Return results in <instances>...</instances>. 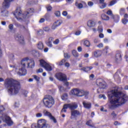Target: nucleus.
Masks as SVG:
<instances>
[{
  "label": "nucleus",
  "instance_id": "nucleus-1",
  "mask_svg": "<svg viewBox=\"0 0 128 128\" xmlns=\"http://www.w3.org/2000/svg\"><path fill=\"white\" fill-rule=\"evenodd\" d=\"M108 98L110 100V102L114 107H119L128 101V96L118 90L114 89L108 93Z\"/></svg>",
  "mask_w": 128,
  "mask_h": 128
},
{
  "label": "nucleus",
  "instance_id": "nucleus-2",
  "mask_svg": "<svg viewBox=\"0 0 128 128\" xmlns=\"http://www.w3.org/2000/svg\"><path fill=\"white\" fill-rule=\"evenodd\" d=\"M4 87L8 90V92L10 96L18 94L21 88L20 82L12 78L6 79L4 81Z\"/></svg>",
  "mask_w": 128,
  "mask_h": 128
},
{
  "label": "nucleus",
  "instance_id": "nucleus-3",
  "mask_svg": "<svg viewBox=\"0 0 128 128\" xmlns=\"http://www.w3.org/2000/svg\"><path fill=\"white\" fill-rule=\"evenodd\" d=\"M27 64L28 68H33L35 66L34 61L33 60H29L28 58H23L21 62V68L18 74L20 76H25L27 74V70L25 69Z\"/></svg>",
  "mask_w": 128,
  "mask_h": 128
},
{
  "label": "nucleus",
  "instance_id": "nucleus-4",
  "mask_svg": "<svg viewBox=\"0 0 128 128\" xmlns=\"http://www.w3.org/2000/svg\"><path fill=\"white\" fill-rule=\"evenodd\" d=\"M71 93L72 94H74L79 97H82L83 96H85L84 98L87 99L88 98L89 92L88 91H84L83 90H78V88L74 89L72 90Z\"/></svg>",
  "mask_w": 128,
  "mask_h": 128
},
{
  "label": "nucleus",
  "instance_id": "nucleus-5",
  "mask_svg": "<svg viewBox=\"0 0 128 128\" xmlns=\"http://www.w3.org/2000/svg\"><path fill=\"white\" fill-rule=\"evenodd\" d=\"M43 104L45 107L50 108L55 104L54 100L50 96L44 98L42 100Z\"/></svg>",
  "mask_w": 128,
  "mask_h": 128
},
{
  "label": "nucleus",
  "instance_id": "nucleus-6",
  "mask_svg": "<svg viewBox=\"0 0 128 128\" xmlns=\"http://www.w3.org/2000/svg\"><path fill=\"white\" fill-rule=\"evenodd\" d=\"M32 128H50V125L46 124V122L44 119L38 120V124H33Z\"/></svg>",
  "mask_w": 128,
  "mask_h": 128
},
{
  "label": "nucleus",
  "instance_id": "nucleus-7",
  "mask_svg": "<svg viewBox=\"0 0 128 128\" xmlns=\"http://www.w3.org/2000/svg\"><path fill=\"white\" fill-rule=\"evenodd\" d=\"M96 84L98 86L99 88L97 90V92L98 94L100 92V89H106L107 88L108 86L106 82L102 80V79H98L96 80Z\"/></svg>",
  "mask_w": 128,
  "mask_h": 128
},
{
  "label": "nucleus",
  "instance_id": "nucleus-8",
  "mask_svg": "<svg viewBox=\"0 0 128 128\" xmlns=\"http://www.w3.org/2000/svg\"><path fill=\"white\" fill-rule=\"evenodd\" d=\"M40 65L48 72L52 70V66L43 60H40Z\"/></svg>",
  "mask_w": 128,
  "mask_h": 128
},
{
  "label": "nucleus",
  "instance_id": "nucleus-9",
  "mask_svg": "<svg viewBox=\"0 0 128 128\" xmlns=\"http://www.w3.org/2000/svg\"><path fill=\"white\" fill-rule=\"evenodd\" d=\"M14 14L16 16V20H22V18L21 17L22 16V10H20V7L17 8Z\"/></svg>",
  "mask_w": 128,
  "mask_h": 128
},
{
  "label": "nucleus",
  "instance_id": "nucleus-10",
  "mask_svg": "<svg viewBox=\"0 0 128 128\" xmlns=\"http://www.w3.org/2000/svg\"><path fill=\"white\" fill-rule=\"evenodd\" d=\"M55 76L56 77V78H58V80L60 81L64 82V81L67 80L66 76L63 73H62V72L57 73L55 75Z\"/></svg>",
  "mask_w": 128,
  "mask_h": 128
},
{
  "label": "nucleus",
  "instance_id": "nucleus-11",
  "mask_svg": "<svg viewBox=\"0 0 128 128\" xmlns=\"http://www.w3.org/2000/svg\"><path fill=\"white\" fill-rule=\"evenodd\" d=\"M43 114L44 116H48L49 118H50V120H52L54 124H56L57 122V120L54 116H52V114L48 111H47L46 110H44L43 111Z\"/></svg>",
  "mask_w": 128,
  "mask_h": 128
},
{
  "label": "nucleus",
  "instance_id": "nucleus-12",
  "mask_svg": "<svg viewBox=\"0 0 128 128\" xmlns=\"http://www.w3.org/2000/svg\"><path fill=\"white\" fill-rule=\"evenodd\" d=\"M15 40L18 41L21 44H24V36L20 34H16L14 36Z\"/></svg>",
  "mask_w": 128,
  "mask_h": 128
},
{
  "label": "nucleus",
  "instance_id": "nucleus-13",
  "mask_svg": "<svg viewBox=\"0 0 128 128\" xmlns=\"http://www.w3.org/2000/svg\"><path fill=\"white\" fill-rule=\"evenodd\" d=\"M34 12V8H30L29 12H26L24 14V16H22L23 18H29L32 15V14Z\"/></svg>",
  "mask_w": 128,
  "mask_h": 128
},
{
  "label": "nucleus",
  "instance_id": "nucleus-14",
  "mask_svg": "<svg viewBox=\"0 0 128 128\" xmlns=\"http://www.w3.org/2000/svg\"><path fill=\"white\" fill-rule=\"evenodd\" d=\"M80 115V111L78 110H73L71 111V116L73 118H76Z\"/></svg>",
  "mask_w": 128,
  "mask_h": 128
},
{
  "label": "nucleus",
  "instance_id": "nucleus-15",
  "mask_svg": "<svg viewBox=\"0 0 128 128\" xmlns=\"http://www.w3.org/2000/svg\"><path fill=\"white\" fill-rule=\"evenodd\" d=\"M82 105L85 108L90 109L92 108V104L88 102L82 101Z\"/></svg>",
  "mask_w": 128,
  "mask_h": 128
},
{
  "label": "nucleus",
  "instance_id": "nucleus-16",
  "mask_svg": "<svg viewBox=\"0 0 128 128\" xmlns=\"http://www.w3.org/2000/svg\"><path fill=\"white\" fill-rule=\"evenodd\" d=\"M14 0H4L3 2V7L4 8H8L10 7V4Z\"/></svg>",
  "mask_w": 128,
  "mask_h": 128
},
{
  "label": "nucleus",
  "instance_id": "nucleus-17",
  "mask_svg": "<svg viewBox=\"0 0 128 128\" xmlns=\"http://www.w3.org/2000/svg\"><path fill=\"white\" fill-rule=\"evenodd\" d=\"M66 104L67 105L68 108L70 109L72 111L78 108V105L75 104Z\"/></svg>",
  "mask_w": 128,
  "mask_h": 128
},
{
  "label": "nucleus",
  "instance_id": "nucleus-18",
  "mask_svg": "<svg viewBox=\"0 0 128 128\" xmlns=\"http://www.w3.org/2000/svg\"><path fill=\"white\" fill-rule=\"evenodd\" d=\"M4 120L6 124H8L9 126L12 124V121L11 120L10 118L8 116H6Z\"/></svg>",
  "mask_w": 128,
  "mask_h": 128
},
{
  "label": "nucleus",
  "instance_id": "nucleus-19",
  "mask_svg": "<svg viewBox=\"0 0 128 128\" xmlns=\"http://www.w3.org/2000/svg\"><path fill=\"white\" fill-rule=\"evenodd\" d=\"M61 24L62 23L60 21L54 22L52 27V30H56V28L60 26Z\"/></svg>",
  "mask_w": 128,
  "mask_h": 128
},
{
  "label": "nucleus",
  "instance_id": "nucleus-20",
  "mask_svg": "<svg viewBox=\"0 0 128 128\" xmlns=\"http://www.w3.org/2000/svg\"><path fill=\"white\" fill-rule=\"evenodd\" d=\"M106 14H108V16H110L112 20H114V21L116 20V18H118L117 16H115L113 14L112 12L110 10L107 11Z\"/></svg>",
  "mask_w": 128,
  "mask_h": 128
},
{
  "label": "nucleus",
  "instance_id": "nucleus-21",
  "mask_svg": "<svg viewBox=\"0 0 128 128\" xmlns=\"http://www.w3.org/2000/svg\"><path fill=\"white\" fill-rule=\"evenodd\" d=\"M92 68H93V67L92 66H90L83 67L80 69V70H82V72H88Z\"/></svg>",
  "mask_w": 128,
  "mask_h": 128
},
{
  "label": "nucleus",
  "instance_id": "nucleus-22",
  "mask_svg": "<svg viewBox=\"0 0 128 128\" xmlns=\"http://www.w3.org/2000/svg\"><path fill=\"white\" fill-rule=\"evenodd\" d=\"M102 55V51L100 50H96L94 52V56L95 58H98L100 56Z\"/></svg>",
  "mask_w": 128,
  "mask_h": 128
},
{
  "label": "nucleus",
  "instance_id": "nucleus-23",
  "mask_svg": "<svg viewBox=\"0 0 128 128\" xmlns=\"http://www.w3.org/2000/svg\"><path fill=\"white\" fill-rule=\"evenodd\" d=\"M95 24H96V23L93 20H90L88 22L87 25L90 28L94 27L95 26Z\"/></svg>",
  "mask_w": 128,
  "mask_h": 128
},
{
  "label": "nucleus",
  "instance_id": "nucleus-24",
  "mask_svg": "<svg viewBox=\"0 0 128 128\" xmlns=\"http://www.w3.org/2000/svg\"><path fill=\"white\" fill-rule=\"evenodd\" d=\"M122 60V56L120 52H118L116 54V62H118Z\"/></svg>",
  "mask_w": 128,
  "mask_h": 128
},
{
  "label": "nucleus",
  "instance_id": "nucleus-25",
  "mask_svg": "<svg viewBox=\"0 0 128 128\" xmlns=\"http://www.w3.org/2000/svg\"><path fill=\"white\" fill-rule=\"evenodd\" d=\"M38 48L39 50H43L44 48V44L42 42H38L37 44Z\"/></svg>",
  "mask_w": 128,
  "mask_h": 128
},
{
  "label": "nucleus",
  "instance_id": "nucleus-26",
  "mask_svg": "<svg viewBox=\"0 0 128 128\" xmlns=\"http://www.w3.org/2000/svg\"><path fill=\"white\" fill-rule=\"evenodd\" d=\"M102 19L104 20L108 21L110 20V16L105 14H102L101 16Z\"/></svg>",
  "mask_w": 128,
  "mask_h": 128
},
{
  "label": "nucleus",
  "instance_id": "nucleus-27",
  "mask_svg": "<svg viewBox=\"0 0 128 128\" xmlns=\"http://www.w3.org/2000/svg\"><path fill=\"white\" fill-rule=\"evenodd\" d=\"M108 48L109 47L108 46H105L104 48V56H106L107 54L108 53Z\"/></svg>",
  "mask_w": 128,
  "mask_h": 128
},
{
  "label": "nucleus",
  "instance_id": "nucleus-28",
  "mask_svg": "<svg viewBox=\"0 0 128 128\" xmlns=\"http://www.w3.org/2000/svg\"><path fill=\"white\" fill-rule=\"evenodd\" d=\"M68 108V107L67 106V105L64 104V106L63 108L62 109V110H61L60 111V113L62 114L64 112H66V109Z\"/></svg>",
  "mask_w": 128,
  "mask_h": 128
},
{
  "label": "nucleus",
  "instance_id": "nucleus-29",
  "mask_svg": "<svg viewBox=\"0 0 128 128\" xmlns=\"http://www.w3.org/2000/svg\"><path fill=\"white\" fill-rule=\"evenodd\" d=\"M19 28L20 30H22L24 32H26L28 30V28L26 26H24V25H22Z\"/></svg>",
  "mask_w": 128,
  "mask_h": 128
},
{
  "label": "nucleus",
  "instance_id": "nucleus-30",
  "mask_svg": "<svg viewBox=\"0 0 128 128\" xmlns=\"http://www.w3.org/2000/svg\"><path fill=\"white\" fill-rule=\"evenodd\" d=\"M8 12L7 10L1 11V15H2L4 16H8Z\"/></svg>",
  "mask_w": 128,
  "mask_h": 128
},
{
  "label": "nucleus",
  "instance_id": "nucleus-31",
  "mask_svg": "<svg viewBox=\"0 0 128 128\" xmlns=\"http://www.w3.org/2000/svg\"><path fill=\"white\" fill-rule=\"evenodd\" d=\"M72 54H73V56L75 57V58H78L79 56V54L78 52L77 51H76L74 50L73 51H72Z\"/></svg>",
  "mask_w": 128,
  "mask_h": 128
},
{
  "label": "nucleus",
  "instance_id": "nucleus-32",
  "mask_svg": "<svg viewBox=\"0 0 128 128\" xmlns=\"http://www.w3.org/2000/svg\"><path fill=\"white\" fill-rule=\"evenodd\" d=\"M84 44L86 46V47L89 48L90 46V41L86 40L84 42Z\"/></svg>",
  "mask_w": 128,
  "mask_h": 128
},
{
  "label": "nucleus",
  "instance_id": "nucleus-33",
  "mask_svg": "<svg viewBox=\"0 0 128 128\" xmlns=\"http://www.w3.org/2000/svg\"><path fill=\"white\" fill-rule=\"evenodd\" d=\"M68 95L66 93H65L64 94V95L62 96V100H66L68 99Z\"/></svg>",
  "mask_w": 128,
  "mask_h": 128
},
{
  "label": "nucleus",
  "instance_id": "nucleus-34",
  "mask_svg": "<svg viewBox=\"0 0 128 128\" xmlns=\"http://www.w3.org/2000/svg\"><path fill=\"white\" fill-rule=\"evenodd\" d=\"M106 7V2L100 4V8L101 9H104Z\"/></svg>",
  "mask_w": 128,
  "mask_h": 128
},
{
  "label": "nucleus",
  "instance_id": "nucleus-35",
  "mask_svg": "<svg viewBox=\"0 0 128 128\" xmlns=\"http://www.w3.org/2000/svg\"><path fill=\"white\" fill-rule=\"evenodd\" d=\"M44 30L46 32H50L51 30L48 26H45L44 28Z\"/></svg>",
  "mask_w": 128,
  "mask_h": 128
},
{
  "label": "nucleus",
  "instance_id": "nucleus-36",
  "mask_svg": "<svg viewBox=\"0 0 128 128\" xmlns=\"http://www.w3.org/2000/svg\"><path fill=\"white\" fill-rule=\"evenodd\" d=\"M122 22L124 24H126L128 22V20L126 18H124L122 19Z\"/></svg>",
  "mask_w": 128,
  "mask_h": 128
},
{
  "label": "nucleus",
  "instance_id": "nucleus-37",
  "mask_svg": "<svg viewBox=\"0 0 128 128\" xmlns=\"http://www.w3.org/2000/svg\"><path fill=\"white\" fill-rule=\"evenodd\" d=\"M98 30L99 33H102L103 31L102 26H98Z\"/></svg>",
  "mask_w": 128,
  "mask_h": 128
},
{
  "label": "nucleus",
  "instance_id": "nucleus-38",
  "mask_svg": "<svg viewBox=\"0 0 128 128\" xmlns=\"http://www.w3.org/2000/svg\"><path fill=\"white\" fill-rule=\"evenodd\" d=\"M54 14L57 17H60V11H56L54 12Z\"/></svg>",
  "mask_w": 128,
  "mask_h": 128
},
{
  "label": "nucleus",
  "instance_id": "nucleus-39",
  "mask_svg": "<svg viewBox=\"0 0 128 128\" xmlns=\"http://www.w3.org/2000/svg\"><path fill=\"white\" fill-rule=\"evenodd\" d=\"M66 62V60H64V59L62 60H61V61L60 62V63H59V66H62V65L64 64V62Z\"/></svg>",
  "mask_w": 128,
  "mask_h": 128
},
{
  "label": "nucleus",
  "instance_id": "nucleus-40",
  "mask_svg": "<svg viewBox=\"0 0 128 128\" xmlns=\"http://www.w3.org/2000/svg\"><path fill=\"white\" fill-rule=\"evenodd\" d=\"M86 124H87L88 126H89L90 127H92V120H88L86 122Z\"/></svg>",
  "mask_w": 128,
  "mask_h": 128
},
{
  "label": "nucleus",
  "instance_id": "nucleus-41",
  "mask_svg": "<svg viewBox=\"0 0 128 128\" xmlns=\"http://www.w3.org/2000/svg\"><path fill=\"white\" fill-rule=\"evenodd\" d=\"M46 8L48 12H50L52 10V7L50 6H46Z\"/></svg>",
  "mask_w": 128,
  "mask_h": 128
},
{
  "label": "nucleus",
  "instance_id": "nucleus-42",
  "mask_svg": "<svg viewBox=\"0 0 128 128\" xmlns=\"http://www.w3.org/2000/svg\"><path fill=\"white\" fill-rule=\"evenodd\" d=\"M76 6L79 8V9H82L83 8V5L82 4H79L77 5H76Z\"/></svg>",
  "mask_w": 128,
  "mask_h": 128
},
{
  "label": "nucleus",
  "instance_id": "nucleus-43",
  "mask_svg": "<svg viewBox=\"0 0 128 128\" xmlns=\"http://www.w3.org/2000/svg\"><path fill=\"white\" fill-rule=\"evenodd\" d=\"M46 44L50 48H52V46L51 41H48V42H46Z\"/></svg>",
  "mask_w": 128,
  "mask_h": 128
},
{
  "label": "nucleus",
  "instance_id": "nucleus-44",
  "mask_svg": "<svg viewBox=\"0 0 128 128\" xmlns=\"http://www.w3.org/2000/svg\"><path fill=\"white\" fill-rule=\"evenodd\" d=\"M104 44H102V42L98 44V45L97 46V47L98 48H104Z\"/></svg>",
  "mask_w": 128,
  "mask_h": 128
},
{
  "label": "nucleus",
  "instance_id": "nucleus-45",
  "mask_svg": "<svg viewBox=\"0 0 128 128\" xmlns=\"http://www.w3.org/2000/svg\"><path fill=\"white\" fill-rule=\"evenodd\" d=\"M44 33V31L42 30H40L39 31H38V34L39 35V36H42V34H43Z\"/></svg>",
  "mask_w": 128,
  "mask_h": 128
},
{
  "label": "nucleus",
  "instance_id": "nucleus-46",
  "mask_svg": "<svg viewBox=\"0 0 128 128\" xmlns=\"http://www.w3.org/2000/svg\"><path fill=\"white\" fill-rule=\"evenodd\" d=\"M116 3V1L115 0H114L110 2L109 4V6H112V5L115 4Z\"/></svg>",
  "mask_w": 128,
  "mask_h": 128
},
{
  "label": "nucleus",
  "instance_id": "nucleus-47",
  "mask_svg": "<svg viewBox=\"0 0 128 128\" xmlns=\"http://www.w3.org/2000/svg\"><path fill=\"white\" fill-rule=\"evenodd\" d=\"M118 72H116L115 74L114 75V78L115 79H118V78H120V76H118Z\"/></svg>",
  "mask_w": 128,
  "mask_h": 128
},
{
  "label": "nucleus",
  "instance_id": "nucleus-48",
  "mask_svg": "<svg viewBox=\"0 0 128 128\" xmlns=\"http://www.w3.org/2000/svg\"><path fill=\"white\" fill-rule=\"evenodd\" d=\"M114 125L115 126H120L121 123L118 122V121H115L114 122Z\"/></svg>",
  "mask_w": 128,
  "mask_h": 128
},
{
  "label": "nucleus",
  "instance_id": "nucleus-49",
  "mask_svg": "<svg viewBox=\"0 0 128 128\" xmlns=\"http://www.w3.org/2000/svg\"><path fill=\"white\" fill-rule=\"evenodd\" d=\"M98 98H103L104 100H106V96L104 94H102V95L99 96Z\"/></svg>",
  "mask_w": 128,
  "mask_h": 128
},
{
  "label": "nucleus",
  "instance_id": "nucleus-50",
  "mask_svg": "<svg viewBox=\"0 0 128 128\" xmlns=\"http://www.w3.org/2000/svg\"><path fill=\"white\" fill-rule=\"evenodd\" d=\"M3 56L2 50V49L1 46H0V58Z\"/></svg>",
  "mask_w": 128,
  "mask_h": 128
},
{
  "label": "nucleus",
  "instance_id": "nucleus-51",
  "mask_svg": "<svg viewBox=\"0 0 128 128\" xmlns=\"http://www.w3.org/2000/svg\"><path fill=\"white\" fill-rule=\"evenodd\" d=\"M64 56L65 58H70V56L67 53H64Z\"/></svg>",
  "mask_w": 128,
  "mask_h": 128
},
{
  "label": "nucleus",
  "instance_id": "nucleus-52",
  "mask_svg": "<svg viewBox=\"0 0 128 128\" xmlns=\"http://www.w3.org/2000/svg\"><path fill=\"white\" fill-rule=\"evenodd\" d=\"M120 12V15H123L124 13V8H121Z\"/></svg>",
  "mask_w": 128,
  "mask_h": 128
},
{
  "label": "nucleus",
  "instance_id": "nucleus-53",
  "mask_svg": "<svg viewBox=\"0 0 128 128\" xmlns=\"http://www.w3.org/2000/svg\"><path fill=\"white\" fill-rule=\"evenodd\" d=\"M42 116V113H37L36 114V117L37 118H41Z\"/></svg>",
  "mask_w": 128,
  "mask_h": 128
},
{
  "label": "nucleus",
  "instance_id": "nucleus-54",
  "mask_svg": "<svg viewBox=\"0 0 128 128\" xmlns=\"http://www.w3.org/2000/svg\"><path fill=\"white\" fill-rule=\"evenodd\" d=\"M34 78L35 79L37 82L40 80V78L36 76H34Z\"/></svg>",
  "mask_w": 128,
  "mask_h": 128
},
{
  "label": "nucleus",
  "instance_id": "nucleus-55",
  "mask_svg": "<svg viewBox=\"0 0 128 128\" xmlns=\"http://www.w3.org/2000/svg\"><path fill=\"white\" fill-rule=\"evenodd\" d=\"M88 4L90 6H92L94 5V2H92L90 1V2H88Z\"/></svg>",
  "mask_w": 128,
  "mask_h": 128
},
{
  "label": "nucleus",
  "instance_id": "nucleus-56",
  "mask_svg": "<svg viewBox=\"0 0 128 128\" xmlns=\"http://www.w3.org/2000/svg\"><path fill=\"white\" fill-rule=\"evenodd\" d=\"M9 58L12 60L14 58V55L12 54H10L9 56Z\"/></svg>",
  "mask_w": 128,
  "mask_h": 128
},
{
  "label": "nucleus",
  "instance_id": "nucleus-57",
  "mask_svg": "<svg viewBox=\"0 0 128 128\" xmlns=\"http://www.w3.org/2000/svg\"><path fill=\"white\" fill-rule=\"evenodd\" d=\"M100 34H99L98 37L100 38H104V34L100 32Z\"/></svg>",
  "mask_w": 128,
  "mask_h": 128
},
{
  "label": "nucleus",
  "instance_id": "nucleus-58",
  "mask_svg": "<svg viewBox=\"0 0 128 128\" xmlns=\"http://www.w3.org/2000/svg\"><path fill=\"white\" fill-rule=\"evenodd\" d=\"M100 40L98 38H95L94 40V42L95 44H98V42H100Z\"/></svg>",
  "mask_w": 128,
  "mask_h": 128
},
{
  "label": "nucleus",
  "instance_id": "nucleus-59",
  "mask_svg": "<svg viewBox=\"0 0 128 128\" xmlns=\"http://www.w3.org/2000/svg\"><path fill=\"white\" fill-rule=\"evenodd\" d=\"M15 26L16 28H20V27L22 26L21 24H18V22H16L15 23Z\"/></svg>",
  "mask_w": 128,
  "mask_h": 128
},
{
  "label": "nucleus",
  "instance_id": "nucleus-60",
  "mask_svg": "<svg viewBox=\"0 0 128 128\" xmlns=\"http://www.w3.org/2000/svg\"><path fill=\"white\" fill-rule=\"evenodd\" d=\"M60 42V40L58 39H56L55 41L53 42L54 44H58Z\"/></svg>",
  "mask_w": 128,
  "mask_h": 128
},
{
  "label": "nucleus",
  "instance_id": "nucleus-61",
  "mask_svg": "<svg viewBox=\"0 0 128 128\" xmlns=\"http://www.w3.org/2000/svg\"><path fill=\"white\" fill-rule=\"evenodd\" d=\"M28 91L24 90V92H23V94H24L25 97L28 96Z\"/></svg>",
  "mask_w": 128,
  "mask_h": 128
},
{
  "label": "nucleus",
  "instance_id": "nucleus-62",
  "mask_svg": "<svg viewBox=\"0 0 128 128\" xmlns=\"http://www.w3.org/2000/svg\"><path fill=\"white\" fill-rule=\"evenodd\" d=\"M9 30H12L14 28V25L12 24H10L8 26Z\"/></svg>",
  "mask_w": 128,
  "mask_h": 128
},
{
  "label": "nucleus",
  "instance_id": "nucleus-63",
  "mask_svg": "<svg viewBox=\"0 0 128 128\" xmlns=\"http://www.w3.org/2000/svg\"><path fill=\"white\" fill-rule=\"evenodd\" d=\"M68 12L66 11H63V12H62V15L64 16H66L67 15H68Z\"/></svg>",
  "mask_w": 128,
  "mask_h": 128
},
{
  "label": "nucleus",
  "instance_id": "nucleus-64",
  "mask_svg": "<svg viewBox=\"0 0 128 128\" xmlns=\"http://www.w3.org/2000/svg\"><path fill=\"white\" fill-rule=\"evenodd\" d=\"M4 108L3 106H0V112H3L4 110Z\"/></svg>",
  "mask_w": 128,
  "mask_h": 128
}]
</instances>
